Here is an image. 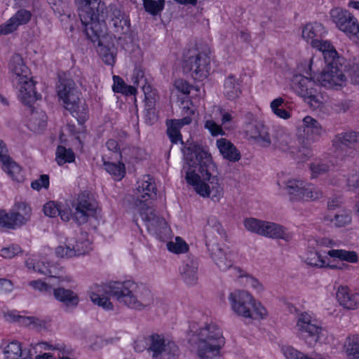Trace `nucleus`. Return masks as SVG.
I'll list each match as a JSON object with an SVG mask.
<instances>
[{
  "mask_svg": "<svg viewBox=\"0 0 359 359\" xmlns=\"http://www.w3.org/2000/svg\"><path fill=\"white\" fill-rule=\"evenodd\" d=\"M43 212L46 216L56 217L60 212V206L53 201L48 202L43 205Z\"/></svg>",
  "mask_w": 359,
  "mask_h": 359,
  "instance_id": "58",
  "label": "nucleus"
},
{
  "mask_svg": "<svg viewBox=\"0 0 359 359\" xmlns=\"http://www.w3.org/2000/svg\"><path fill=\"white\" fill-rule=\"evenodd\" d=\"M305 262L311 266L324 267L327 265L325 257L316 251H311L307 254Z\"/></svg>",
  "mask_w": 359,
  "mask_h": 359,
  "instance_id": "46",
  "label": "nucleus"
},
{
  "mask_svg": "<svg viewBox=\"0 0 359 359\" xmlns=\"http://www.w3.org/2000/svg\"><path fill=\"white\" fill-rule=\"evenodd\" d=\"M180 130V128L172 122L170 124H168L167 135L172 143L176 144L181 142L182 144H184Z\"/></svg>",
  "mask_w": 359,
  "mask_h": 359,
  "instance_id": "57",
  "label": "nucleus"
},
{
  "mask_svg": "<svg viewBox=\"0 0 359 359\" xmlns=\"http://www.w3.org/2000/svg\"><path fill=\"white\" fill-rule=\"evenodd\" d=\"M210 69V58L203 53L194 50L183 63V70L189 73L195 80L203 81L209 74Z\"/></svg>",
  "mask_w": 359,
  "mask_h": 359,
  "instance_id": "15",
  "label": "nucleus"
},
{
  "mask_svg": "<svg viewBox=\"0 0 359 359\" xmlns=\"http://www.w3.org/2000/svg\"><path fill=\"white\" fill-rule=\"evenodd\" d=\"M109 25L113 29L115 37L122 39V36L129 32L130 21L126 15L116 6H109Z\"/></svg>",
  "mask_w": 359,
  "mask_h": 359,
  "instance_id": "18",
  "label": "nucleus"
},
{
  "mask_svg": "<svg viewBox=\"0 0 359 359\" xmlns=\"http://www.w3.org/2000/svg\"><path fill=\"white\" fill-rule=\"evenodd\" d=\"M232 311L238 316L251 320H262L268 316L266 308L247 290H236L229 294Z\"/></svg>",
  "mask_w": 359,
  "mask_h": 359,
  "instance_id": "7",
  "label": "nucleus"
},
{
  "mask_svg": "<svg viewBox=\"0 0 359 359\" xmlns=\"http://www.w3.org/2000/svg\"><path fill=\"white\" fill-rule=\"evenodd\" d=\"M248 133L262 147H267L271 144L269 128L262 122H256L248 130Z\"/></svg>",
  "mask_w": 359,
  "mask_h": 359,
  "instance_id": "26",
  "label": "nucleus"
},
{
  "mask_svg": "<svg viewBox=\"0 0 359 359\" xmlns=\"http://www.w3.org/2000/svg\"><path fill=\"white\" fill-rule=\"evenodd\" d=\"M205 231L206 233L209 231L216 232L222 236L224 234V231L222 224L215 216H210L208 218L207 224L205 226Z\"/></svg>",
  "mask_w": 359,
  "mask_h": 359,
  "instance_id": "51",
  "label": "nucleus"
},
{
  "mask_svg": "<svg viewBox=\"0 0 359 359\" xmlns=\"http://www.w3.org/2000/svg\"><path fill=\"white\" fill-rule=\"evenodd\" d=\"M338 54L330 61L325 59L327 66L318 77L322 86L329 89L339 90L346 85V77L338 66Z\"/></svg>",
  "mask_w": 359,
  "mask_h": 359,
  "instance_id": "13",
  "label": "nucleus"
},
{
  "mask_svg": "<svg viewBox=\"0 0 359 359\" xmlns=\"http://www.w3.org/2000/svg\"><path fill=\"white\" fill-rule=\"evenodd\" d=\"M16 226L13 212L7 213L4 210H0V227L14 229Z\"/></svg>",
  "mask_w": 359,
  "mask_h": 359,
  "instance_id": "53",
  "label": "nucleus"
},
{
  "mask_svg": "<svg viewBox=\"0 0 359 359\" xmlns=\"http://www.w3.org/2000/svg\"><path fill=\"white\" fill-rule=\"evenodd\" d=\"M259 235L274 239H283L287 242L292 239V234L282 225L263 221Z\"/></svg>",
  "mask_w": 359,
  "mask_h": 359,
  "instance_id": "22",
  "label": "nucleus"
},
{
  "mask_svg": "<svg viewBox=\"0 0 359 359\" xmlns=\"http://www.w3.org/2000/svg\"><path fill=\"white\" fill-rule=\"evenodd\" d=\"M337 298L341 306L348 309H355L358 304L356 294L351 293L346 286H340L338 288Z\"/></svg>",
  "mask_w": 359,
  "mask_h": 359,
  "instance_id": "34",
  "label": "nucleus"
},
{
  "mask_svg": "<svg viewBox=\"0 0 359 359\" xmlns=\"http://www.w3.org/2000/svg\"><path fill=\"white\" fill-rule=\"evenodd\" d=\"M49 186V177L47 175H42L39 179L31 183V187L35 190H40L41 188L47 189Z\"/></svg>",
  "mask_w": 359,
  "mask_h": 359,
  "instance_id": "59",
  "label": "nucleus"
},
{
  "mask_svg": "<svg viewBox=\"0 0 359 359\" xmlns=\"http://www.w3.org/2000/svg\"><path fill=\"white\" fill-rule=\"evenodd\" d=\"M191 346L201 359H213L219 355L225 341L221 328L214 323L201 327L191 340Z\"/></svg>",
  "mask_w": 359,
  "mask_h": 359,
  "instance_id": "5",
  "label": "nucleus"
},
{
  "mask_svg": "<svg viewBox=\"0 0 359 359\" xmlns=\"http://www.w3.org/2000/svg\"><path fill=\"white\" fill-rule=\"evenodd\" d=\"M55 154V160L60 165L67 163H72L75 160V156L72 150L67 149L62 145L57 147Z\"/></svg>",
  "mask_w": 359,
  "mask_h": 359,
  "instance_id": "43",
  "label": "nucleus"
},
{
  "mask_svg": "<svg viewBox=\"0 0 359 359\" xmlns=\"http://www.w3.org/2000/svg\"><path fill=\"white\" fill-rule=\"evenodd\" d=\"M25 264L29 270L49 276L53 279H57L58 283L65 280H69V279L60 276V269L57 265L50 264L49 262H45L44 261L41 260L38 255H28L25 261Z\"/></svg>",
  "mask_w": 359,
  "mask_h": 359,
  "instance_id": "16",
  "label": "nucleus"
},
{
  "mask_svg": "<svg viewBox=\"0 0 359 359\" xmlns=\"http://www.w3.org/2000/svg\"><path fill=\"white\" fill-rule=\"evenodd\" d=\"M325 34V30L321 23H309L303 28L302 38L312 47L322 52L324 59L330 61L337 55V52L330 41L322 40Z\"/></svg>",
  "mask_w": 359,
  "mask_h": 359,
  "instance_id": "11",
  "label": "nucleus"
},
{
  "mask_svg": "<svg viewBox=\"0 0 359 359\" xmlns=\"http://www.w3.org/2000/svg\"><path fill=\"white\" fill-rule=\"evenodd\" d=\"M143 6L147 13L156 15L163 10L165 0H143Z\"/></svg>",
  "mask_w": 359,
  "mask_h": 359,
  "instance_id": "44",
  "label": "nucleus"
},
{
  "mask_svg": "<svg viewBox=\"0 0 359 359\" xmlns=\"http://www.w3.org/2000/svg\"><path fill=\"white\" fill-rule=\"evenodd\" d=\"M346 353L350 359L359 358V337L348 338Z\"/></svg>",
  "mask_w": 359,
  "mask_h": 359,
  "instance_id": "54",
  "label": "nucleus"
},
{
  "mask_svg": "<svg viewBox=\"0 0 359 359\" xmlns=\"http://www.w3.org/2000/svg\"><path fill=\"white\" fill-rule=\"evenodd\" d=\"M211 257L222 271H226L233 266V254L217 245L212 246Z\"/></svg>",
  "mask_w": 359,
  "mask_h": 359,
  "instance_id": "25",
  "label": "nucleus"
},
{
  "mask_svg": "<svg viewBox=\"0 0 359 359\" xmlns=\"http://www.w3.org/2000/svg\"><path fill=\"white\" fill-rule=\"evenodd\" d=\"M284 99L278 97L274 99L270 104V107L273 113L278 118L287 120L291 117V112L284 108Z\"/></svg>",
  "mask_w": 359,
  "mask_h": 359,
  "instance_id": "42",
  "label": "nucleus"
},
{
  "mask_svg": "<svg viewBox=\"0 0 359 359\" xmlns=\"http://www.w3.org/2000/svg\"><path fill=\"white\" fill-rule=\"evenodd\" d=\"M198 263L197 259L194 257H187L183 260L182 266L180 267V274L183 281L188 285H194L196 284Z\"/></svg>",
  "mask_w": 359,
  "mask_h": 359,
  "instance_id": "21",
  "label": "nucleus"
},
{
  "mask_svg": "<svg viewBox=\"0 0 359 359\" xmlns=\"http://www.w3.org/2000/svg\"><path fill=\"white\" fill-rule=\"evenodd\" d=\"M86 248H79V244L73 245L68 242L67 244L61 245L56 248L55 254L61 258H71L79 256L88 252V243H85Z\"/></svg>",
  "mask_w": 359,
  "mask_h": 359,
  "instance_id": "29",
  "label": "nucleus"
},
{
  "mask_svg": "<svg viewBox=\"0 0 359 359\" xmlns=\"http://www.w3.org/2000/svg\"><path fill=\"white\" fill-rule=\"evenodd\" d=\"M325 221L335 227L346 226L351 223V212L343 210L335 214L330 213L325 217Z\"/></svg>",
  "mask_w": 359,
  "mask_h": 359,
  "instance_id": "33",
  "label": "nucleus"
},
{
  "mask_svg": "<svg viewBox=\"0 0 359 359\" xmlns=\"http://www.w3.org/2000/svg\"><path fill=\"white\" fill-rule=\"evenodd\" d=\"M116 301L129 309L142 311L153 303L151 292L132 280L116 282L111 287Z\"/></svg>",
  "mask_w": 359,
  "mask_h": 359,
  "instance_id": "4",
  "label": "nucleus"
},
{
  "mask_svg": "<svg viewBox=\"0 0 359 359\" xmlns=\"http://www.w3.org/2000/svg\"><path fill=\"white\" fill-rule=\"evenodd\" d=\"M6 359H19L22 353L21 344L17 341H11L6 345H1Z\"/></svg>",
  "mask_w": 359,
  "mask_h": 359,
  "instance_id": "38",
  "label": "nucleus"
},
{
  "mask_svg": "<svg viewBox=\"0 0 359 359\" xmlns=\"http://www.w3.org/2000/svg\"><path fill=\"white\" fill-rule=\"evenodd\" d=\"M9 70L13 74V86L18 90V97L22 102L31 106L41 98L35 91V82L31 76L28 67L25 65L22 57L15 54L9 62Z\"/></svg>",
  "mask_w": 359,
  "mask_h": 359,
  "instance_id": "6",
  "label": "nucleus"
},
{
  "mask_svg": "<svg viewBox=\"0 0 359 359\" xmlns=\"http://www.w3.org/2000/svg\"><path fill=\"white\" fill-rule=\"evenodd\" d=\"M179 355V347L175 341L168 338L165 346L163 345L154 359H176Z\"/></svg>",
  "mask_w": 359,
  "mask_h": 359,
  "instance_id": "37",
  "label": "nucleus"
},
{
  "mask_svg": "<svg viewBox=\"0 0 359 359\" xmlns=\"http://www.w3.org/2000/svg\"><path fill=\"white\" fill-rule=\"evenodd\" d=\"M54 297L67 307H76L79 302L78 295L71 290L57 287L53 290Z\"/></svg>",
  "mask_w": 359,
  "mask_h": 359,
  "instance_id": "30",
  "label": "nucleus"
},
{
  "mask_svg": "<svg viewBox=\"0 0 359 359\" xmlns=\"http://www.w3.org/2000/svg\"><path fill=\"white\" fill-rule=\"evenodd\" d=\"M330 17L336 26L347 35L358 29V20L346 10L334 8L330 11Z\"/></svg>",
  "mask_w": 359,
  "mask_h": 359,
  "instance_id": "17",
  "label": "nucleus"
},
{
  "mask_svg": "<svg viewBox=\"0 0 359 359\" xmlns=\"http://www.w3.org/2000/svg\"><path fill=\"white\" fill-rule=\"evenodd\" d=\"M176 88L183 94H189L190 92V86L182 79H177L175 81Z\"/></svg>",
  "mask_w": 359,
  "mask_h": 359,
  "instance_id": "64",
  "label": "nucleus"
},
{
  "mask_svg": "<svg viewBox=\"0 0 359 359\" xmlns=\"http://www.w3.org/2000/svg\"><path fill=\"white\" fill-rule=\"evenodd\" d=\"M330 166L322 161H316L310 164V170L311 172V177L316 178L318 176L327 172Z\"/></svg>",
  "mask_w": 359,
  "mask_h": 359,
  "instance_id": "52",
  "label": "nucleus"
},
{
  "mask_svg": "<svg viewBox=\"0 0 359 359\" xmlns=\"http://www.w3.org/2000/svg\"><path fill=\"white\" fill-rule=\"evenodd\" d=\"M302 128L307 140L318 138L323 133V129L317 120L310 116L303 118Z\"/></svg>",
  "mask_w": 359,
  "mask_h": 359,
  "instance_id": "27",
  "label": "nucleus"
},
{
  "mask_svg": "<svg viewBox=\"0 0 359 359\" xmlns=\"http://www.w3.org/2000/svg\"><path fill=\"white\" fill-rule=\"evenodd\" d=\"M95 204L88 194L83 193L79 196L77 203L75 205V210L73 213L67 208L60 207V215L63 221H69L72 217L79 224H83L88 222L89 217L95 211Z\"/></svg>",
  "mask_w": 359,
  "mask_h": 359,
  "instance_id": "12",
  "label": "nucleus"
},
{
  "mask_svg": "<svg viewBox=\"0 0 359 359\" xmlns=\"http://www.w3.org/2000/svg\"><path fill=\"white\" fill-rule=\"evenodd\" d=\"M327 254L333 258H337L341 261H346L350 263H355L358 262V255L354 251L346 250H331Z\"/></svg>",
  "mask_w": 359,
  "mask_h": 359,
  "instance_id": "40",
  "label": "nucleus"
},
{
  "mask_svg": "<svg viewBox=\"0 0 359 359\" xmlns=\"http://www.w3.org/2000/svg\"><path fill=\"white\" fill-rule=\"evenodd\" d=\"M137 197L140 209V215L145 222L148 231L154 235L161 236L168 230L165 220L156 215L154 210L147 203L156 197V186L150 175L143 176L137 186Z\"/></svg>",
  "mask_w": 359,
  "mask_h": 359,
  "instance_id": "2",
  "label": "nucleus"
},
{
  "mask_svg": "<svg viewBox=\"0 0 359 359\" xmlns=\"http://www.w3.org/2000/svg\"><path fill=\"white\" fill-rule=\"evenodd\" d=\"M275 138L278 149L294 156L297 151L296 141L285 128H278L276 131Z\"/></svg>",
  "mask_w": 359,
  "mask_h": 359,
  "instance_id": "23",
  "label": "nucleus"
},
{
  "mask_svg": "<svg viewBox=\"0 0 359 359\" xmlns=\"http://www.w3.org/2000/svg\"><path fill=\"white\" fill-rule=\"evenodd\" d=\"M359 144V133L350 131L338 134L332 140L337 150L345 151L354 149Z\"/></svg>",
  "mask_w": 359,
  "mask_h": 359,
  "instance_id": "24",
  "label": "nucleus"
},
{
  "mask_svg": "<svg viewBox=\"0 0 359 359\" xmlns=\"http://www.w3.org/2000/svg\"><path fill=\"white\" fill-rule=\"evenodd\" d=\"M59 98L62 101L64 107L79 122L83 121L87 114V107L80 100V92L75 83L70 79L60 81L57 87Z\"/></svg>",
  "mask_w": 359,
  "mask_h": 359,
  "instance_id": "8",
  "label": "nucleus"
},
{
  "mask_svg": "<svg viewBox=\"0 0 359 359\" xmlns=\"http://www.w3.org/2000/svg\"><path fill=\"white\" fill-rule=\"evenodd\" d=\"M168 337L163 334L152 333L145 337V343L147 345V351L151 353L153 359L156 357L160 349L165 346Z\"/></svg>",
  "mask_w": 359,
  "mask_h": 359,
  "instance_id": "35",
  "label": "nucleus"
},
{
  "mask_svg": "<svg viewBox=\"0 0 359 359\" xmlns=\"http://www.w3.org/2000/svg\"><path fill=\"white\" fill-rule=\"evenodd\" d=\"M104 166L105 170L113 175L118 180L123 177L125 174V165L123 163L118 162V163H113L110 162L104 161Z\"/></svg>",
  "mask_w": 359,
  "mask_h": 359,
  "instance_id": "45",
  "label": "nucleus"
},
{
  "mask_svg": "<svg viewBox=\"0 0 359 359\" xmlns=\"http://www.w3.org/2000/svg\"><path fill=\"white\" fill-rule=\"evenodd\" d=\"M48 4L50 6L53 12L58 15L59 16H62L64 15H69V6L63 0H47Z\"/></svg>",
  "mask_w": 359,
  "mask_h": 359,
  "instance_id": "50",
  "label": "nucleus"
},
{
  "mask_svg": "<svg viewBox=\"0 0 359 359\" xmlns=\"http://www.w3.org/2000/svg\"><path fill=\"white\" fill-rule=\"evenodd\" d=\"M5 318L8 321H21L25 325H41L40 320L33 316L23 317L20 316L15 315L13 313H8L5 315Z\"/></svg>",
  "mask_w": 359,
  "mask_h": 359,
  "instance_id": "47",
  "label": "nucleus"
},
{
  "mask_svg": "<svg viewBox=\"0 0 359 359\" xmlns=\"http://www.w3.org/2000/svg\"><path fill=\"white\" fill-rule=\"evenodd\" d=\"M113 80L112 88L115 93H120L126 95H135L137 92L135 87L127 85L120 76H114Z\"/></svg>",
  "mask_w": 359,
  "mask_h": 359,
  "instance_id": "41",
  "label": "nucleus"
},
{
  "mask_svg": "<svg viewBox=\"0 0 359 359\" xmlns=\"http://www.w3.org/2000/svg\"><path fill=\"white\" fill-rule=\"evenodd\" d=\"M168 250L172 252L180 254L188 250V245L180 237H176L175 241L167 243Z\"/></svg>",
  "mask_w": 359,
  "mask_h": 359,
  "instance_id": "49",
  "label": "nucleus"
},
{
  "mask_svg": "<svg viewBox=\"0 0 359 359\" xmlns=\"http://www.w3.org/2000/svg\"><path fill=\"white\" fill-rule=\"evenodd\" d=\"M205 128L208 129L213 136L223 135L224 133L221 126L217 124L213 120H207L205 123Z\"/></svg>",
  "mask_w": 359,
  "mask_h": 359,
  "instance_id": "60",
  "label": "nucleus"
},
{
  "mask_svg": "<svg viewBox=\"0 0 359 359\" xmlns=\"http://www.w3.org/2000/svg\"><path fill=\"white\" fill-rule=\"evenodd\" d=\"M182 150L186 161L182 172L185 173L187 183L200 196L219 201L224 194L223 187L216 175V166L210 154L194 144Z\"/></svg>",
  "mask_w": 359,
  "mask_h": 359,
  "instance_id": "1",
  "label": "nucleus"
},
{
  "mask_svg": "<svg viewBox=\"0 0 359 359\" xmlns=\"http://www.w3.org/2000/svg\"><path fill=\"white\" fill-rule=\"evenodd\" d=\"M22 252V250L20 245L17 244H12L8 247L2 248L1 250L0 255L5 259H12Z\"/></svg>",
  "mask_w": 359,
  "mask_h": 359,
  "instance_id": "55",
  "label": "nucleus"
},
{
  "mask_svg": "<svg viewBox=\"0 0 359 359\" xmlns=\"http://www.w3.org/2000/svg\"><path fill=\"white\" fill-rule=\"evenodd\" d=\"M285 189L291 202L316 201L323 197V192L320 187L299 179L287 180Z\"/></svg>",
  "mask_w": 359,
  "mask_h": 359,
  "instance_id": "10",
  "label": "nucleus"
},
{
  "mask_svg": "<svg viewBox=\"0 0 359 359\" xmlns=\"http://www.w3.org/2000/svg\"><path fill=\"white\" fill-rule=\"evenodd\" d=\"M217 146L224 158L233 162L240 160V152L231 142L221 138L217 141Z\"/></svg>",
  "mask_w": 359,
  "mask_h": 359,
  "instance_id": "32",
  "label": "nucleus"
},
{
  "mask_svg": "<svg viewBox=\"0 0 359 359\" xmlns=\"http://www.w3.org/2000/svg\"><path fill=\"white\" fill-rule=\"evenodd\" d=\"M234 276L237 277L238 281L242 285L248 287H251L256 290L257 292H261L264 290L262 284L258 279L248 273L246 271L241 270L239 268H233Z\"/></svg>",
  "mask_w": 359,
  "mask_h": 359,
  "instance_id": "28",
  "label": "nucleus"
},
{
  "mask_svg": "<svg viewBox=\"0 0 359 359\" xmlns=\"http://www.w3.org/2000/svg\"><path fill=\"white\" fill-rule=\"evenodd\" d=\"M2 169L13 180L17 182L23 180L21 168L11 158L5 163L1 165Z\"/></svg>",
  "mask_w": 359,
  "mask_h": 359,
  "instance_id": "39",
  "label": "nucleus"
},
{
  "mask_svg": "<svg viewBox=\"0 0 359 359\" xmlns=\"http://www.w3.org/2000/svg\"><path fill=\"white\" fill-rule=\"evenodd\" d=\"M106 29L104 31V33L99 37V39L97 40L98 42V45L100 46L98 49V52L102 57L103 61L109 65H112L114 63V55L112 51L110 50L109 48H108L106 46H102V43L100 40V37L102 36L105 33ZM95 43V41H93ZM96 42V41H95Z\"/></svg>",
  "mask_w": 359,
  "mask_h": 359,
  "instance_id": "48",
  "label": "nucleus"
},
{
  "mask_svg": "<svg viewBox=\"0 0 359 359\" xmlns=\"http://www.w3.org/2000/svg\"><path fill=\"white\" fill-rule=\"evenodd\" d=\"M294 329L299 338L309 346H313L319 341L323 332L320 322L313 313L308 311L297 314Z\"/></svg>",
  "mask_w": 359,
  "mask_h": 359,
  "instance_id": "9",
  "label": "nucleus"
},
{
  "mask_svg": "<svg viewBox=\"0 0 359 359\" xmlns=\"http://www.w3.org/2000/svg\"><path fill=\"white\" fill-rule=\"evenodd\" d=\"M310 76H305L302 74L294 75L292 79V88L294 92L302 97L313 107H318L320 103L318 100V86Z\"/></svg>",
  "mask_w": 359,
  "mask_h": 359,
  "instance_id": "14",
  "label": "nucleus"
},
{
  "mask_svg": "<svg viewBox=\"0 0 359 359\" xmlns=\"http://www.w3.org/2000/svg\"><path fill=\"white\" fill-rule=\"evenodd\" d=\"M352 83L359 86V62H354L349 70Z\"/></svg>",
  "mask_w": 359,
  "mask_h": 359,
  "instance_id": "61",
  "label": "nucleus"
},
{
  "mask_svg": "<svg viewBox=\"0 0 359 359\" xmlns=\"http://www.w3.org/2000/svg\"><path fill=\"white\" fill-rule=\"evenodd\" d=\"M116 282L110 283L109 285H95L90 292V297L92 302L106 310H111L113 304L107 297V294L114 297L111 291V287Z\"/></svg>",
  "mask_w": 359,
  "mask_h": 359,
  "instance_id": "20",
  "label": "nucleus"
},
{
  "mask_svg": "<svg viewBox=\"0 0 359 359\" xmlns=\"http://www.w3.org/2000/svg\"><path fill=\"white\" fill-rule=\"evenodd\" d=\"M79 11V18L87 37L97 41L105 29L108 11L101 0H74Z\"/></svg>",
  "mask_w": 359,
  "mask_h": 359,
  "instance_id": "3",
  "label": "nucleus"
},
{
  "mask_svg": "<svg viewBox=\"0 0 359 359\" xmlns=\"http://www.w3.org/2000/svg\"><path fill=\"white\" fill-rule=\"evenodd\" d=\"M311 156V152L310 149L306 147H302L301 149L297 147V151L295 153L294 156H292L294 158L298 160L299 161H304L308 159Z\"/></svg>",
  "mask_w": 359,
  "mask_h": 359,
  "instance_id": "62",
  "label": "nucleus"
},
{
  "mask_svg": "<svg viewBox=\"0 0 359 359\" xmlns=\"http://www.w3.org/2000/svg\"><path fill=\"white\" fill-rule=\"evenodd\" d=\"M37 346H39L43 350H55L58 351V354L62 353L61 349H65L66 347L65 345L62 344H56L55 345L50 344L47 342H41L37 344Z\"/></svg>",
  "mask_w": 359,
  "mask_h": 359,
  "instance_id": "63",
  "label": "nucleus"
},
{
  "mask_svg": "<svg viewBox=\"0 0 359 359\" xmlns=\"http://www.w3.org/2000/svg\"><path fill=\"white\" fill-rule=\"evenodd\" d=\"M32 18V13L26 9L18 10L11 18L5 23L0 25V34L8 35L13 33L18 28L27 24Z\"/></svg>",
  "mask_w": 359,
  "mask_h": 359,
  "instance_id": "19",
  "label": "nucleus"
},
{
  "mask_svg": "<svg viewBox=\"0 0 359 359\" xmlns=\"http://www.w3.org/2000/svg\"><path fill=\"white\" fill-rule=\"evenodd\" d=\"M262 220L252 217L245 219L243 222L244 226L248 231L259 235L262 230Z\"/></svg>",
  "mask_w": 359,
  "mask_h": 359,
  "instance_id": "56",
  "label": "nucleus"
},
{
  "mask_svg": "<svg viewBox=\"0 0 359 359\" xmlns=\"http://www.w3.org/2000/svg\"><path fill=\"white\" fill-rule=\"evenodd\" d=\"M241 94V84L233 76H229L224 81V95L229 100H234Z\"/></svg>",
  "mask_w": 359,
  "mask_h": 359,
  "instance_id": "36",
  "label": "nucleus"
},
{
  "mask_svg": "<svg viewBox=\"0 0 359 359\" xmlns=\"http://www.w3.org/2000/svg\"><path fill=\"white\" fill-rule=\"evenodd\" d=\"M17 226L25 224L31 218L32 208L25 202L16 203L12 212Z\"/></svg>",
  "mask_w": 359,
  "mask_h": 359,
  "instance_id": "31",
  "label": "nucleus"
}]
</instances>
